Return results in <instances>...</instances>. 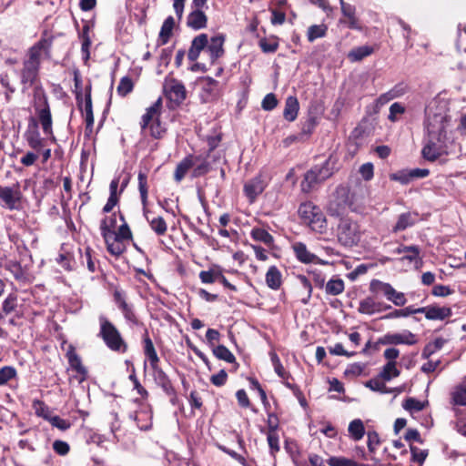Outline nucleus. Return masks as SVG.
<instances>
[{
	"instance_id": "16",
	"label": "nucleus",
	"mask_w": 466,
	"mask_h": 466,
	"mask_svg": "<svg viewBox=\"0 0 466 466\" xmlns=\"http://www.w3.org/2000/svg\"><path fill=\"white\" fill-rule=\"evenodd\" d=\"M33 106L37 116H51L47 96L41 86L34 88Z\"/></svg>"
},
{
	"instance_id": "2",
	"label": "nucleus",
	"mask_w": 466,
	"mask_h": 466,
	"mask_svg": "<svg viewBox=\"0 0 466 466\" xmlns=\"http://www.w3.org/2000/svg\"><path fill=\"white\" fill-rule=\"evenodd\" d=\"M55 139L52 133V118H30L25 138L29 147L40 151L46 147L47 138Z\"/></svg>"
},
{
	"instance_id": "51",
	"label": "nucleus",
	"mask_w": 466,
	"mask_h": 466,
	"mask_svg": "<svg viewBox=\"0 0 466 466\" xmlns=\"http://www.w3.org/2000/svg\"><path fill=\"white\" fill-rule=\"evenodd\" d=\"M17 375L16 370L12 366H4L0 369V386L5 385Z\"/></svg>"
},
{
	"instance_id": "56",
	"label": "nucleus",
	"mask_w": 466,
	"mask_h": 466,
	"mask_svg": "<svg viewBox=\"0 0 466 466\" xmlns=\"http://www.w3.org/2000/svg\"><path fill=\"white\" fill-rule=\"evenodd\" d=\"M366 387L370 389L373 391H379L381 393H388V388L385 383L380 380V378L371 379L366 382Z\"/></svg>"
},
{
	"instance_id": "30",
	"label": "nucleus",
	"mask_w": 466,
	"mask_h": 466,
	"mask_svg": "<svg viewBox=\"0 0 466 466\" xmlns=\"http://www.w3.org/2000/svg\"><path fill=\"white\" fill-rule=\"evenodd\" d=\"M279 38L271 35L268 37H261L258 41V46L265 54H272L277 52L279 47Z\"/></svg>"
},
{
	"instance_id": "57",
	"label": "nucleus",
	"mask_w": 466,
	"mask_h": 466,
	"mask_svg": "<svg viewBox=\"0 0 466 466\" xmlns=\"http://www.w3.org/2000/svg\"><path fill=\"white\" fill-rule=\"evenodd\" d=\"M328 464L329 466H360L355 461L344 457H330Z\"/></svg>"
},
{
	"instance_id": "64",
	"label": "nucleus",
	"mask_w": 466,
	"mask_h": 466,
	"mask_svg": "<svg viewBox=\"0 0 466 466\" xmlns=\"http://www.w3.org/2000/svg\"><path fill=\"white\" fill-rule=\"evenodd\" d=\"M56 261L66 270L70 271L74 268L75 262L69 254H60Z\"/></svg>"
},
{
	"instance_id": "3",
	"label": "nucleus",
	"mask_w": 466,
	"mask_h": 466,
	"mask_svg": "<svg viewBox=\"0 0 466 466\" xmlns=\"http://www.w3.org/2000/svg\"><path fill=\"white\" fill-rule=\"evenodd\" d=\"M336 159L329 157L321 166H315L309 170L301 182L303 192H310L318 184L329 178L334 171Z\"/></svg>"
},
{
	"instance_id": "60",
	"label": "nucleus",
	"mask_w": 466,
	"mask_h": 466,
	"mask_svg": "<svg viewBox=\"0 0 466 466\" xmlns=\"http://www.w3.org/2000/svg\"><path fill=\"white\" fill-rule=\"evenodd\" d=\"M267 441L270 449L271 454H275L279 451V438L278 432H266Z\"/></svg>"
},
{
	"instance_id": "31",
	"label": "nucleus",
	"mask_w": 466,
	"mask_h": 466,
	"mask_svg": "<svg viewBox=\"0 0 466 466\" xmlns=\"http://www.w3.org/2000/svg\"><path fill=\"white\" fill-rule=\"evenodd\" d=\"M195 165V158L192 156H187L180 161L175 170L174 178L177 182H180L188 172V170Z\"/></svg>"
},
{
	"instance_id": "27",
	"label": "nucleus",
	"mask_w": 466,
	"mask_h": 466,
	"mask_svg": "<svg viewBox=\"0 0 466 466\" xmlns=\"http://www.w3.org/2000/svg\"><path fill=\"white\" fill-rule=\"evenodd\" d=\"M152 370L155 382L161 387L164 392L168 396L175 395V389L166 372L160 367Z\"/></svg>"
},
{
	"instance_id": "9",
	"label": "nucleus",
	"mask_w": 466,
	"mask_h": 466,
	"mask_svg": "<svg viewBox=\"0 0 466 466\" xmlns=\"http://www.w3.org/2000/svg\"><path fill=\"white\" fill-rule=\"evenodd\" d=\"M163 89L171 108L179 106L187 97L184 84L176 78L167 79Z\"/></svg>"
},
{
	"instance_id": "29",
	"label": "nucleus",
	"mask_w": 466,
	"mask_h": 466,
	"mask_svg": "<svg viewBox=\"0 0 466 466\" xmlns=\"http://www.w3.org/2000/svg\"><path fill=\"white\" fill-rule=\"evenodd\" d=\"M266 284L273 289L278 290L282 285V274L276 266H270L266 273Z\"/></svg>"
},
{
	"instance_id": "7",
	"label": "nucleus",
	"mask_w": 466,
	"mask_h": 466,
	"mask_svg": "<svg viewBox=\"0 0 466 466\" xmlns=\"http://www.w3.org/2000/svg\"><path fill=\"white\" fill-rule=\"evenodd\" d=\"M0 207L10 211L22 209L23 193L18 183L10 187L0 185Z\"/></svg>"
},
{
	"instance_id": "33",
	"label": "nucleus",
	"mask_w": 466,
	"mask_h": 466,
	"mask_svg": "<svg viewBox=\"0 0 466 466\" xmlns=\"http://www.w3.org/2000/svg\"><path fill=\"white\" fill-rule=\"evenodd\" d=\"M145 218L148 222L150 228L157 236H164L167 233V224L164 218L160 216L150 218L147 214H146Z\"/></svg>"
},
{
	"instance_id": "1",
	"label": "nucleus",
	"mask_w": 466,
	"mask_h": 466,
	"mask_svg": "<svg viewBox=\"0 0 466 466\" xmlns=\"http://www.w3.org/2000/svg\"><path fill=\"white\" fill-rule=\"evenodd\" d=\"M448 126V118H427L425 127L428 136L421 149V156L425 160L434 162L448 154L446 147Z\"/></svg>"
},
{
	"instance_id": "8",
	"label": "nucleus",
	"mask_w": 466,
	"mask_h": 466,
	"mask_svg": "<svg viewBox=\"0 0 466 466\" xmlns=\"http://www.w3.org/2000/svg\"><path fill=\"white\" fill-rule=\"evenodd\" d=\"M53 39V36H42L28 49L27 57L24 61L41 67V61L43 56L46 59L51 58Z\"/></svg>"
},
{
	"instance_id": "43",
	"label": "nucleus",
	"mask_w": 466,
	"mask_h": 466,
	"mask_svg": "<svg viewBox=\"0 0 466 466\" xmlns=\"http://www.w3.org/2000/svg\"><path fill=\"white\" fill-rule=\"evenodd\" d=\"M250 236L254 240L262 242L268 246H270L274 240L273 237L267 230L261 228H252Z\"/></svg>"
},
{
	"instance_id": "40",
	"label": "nucleus",
	"mask_w": 466,
	"mask_h": 466,
	"mask_svg": "<svg viewBox=\"0 0 466 466\" xmlns=\"http://www.w3.org/2000/svg\"><path fill=\"white\" fill-rule=\"evenodd\" d=\"M104 238L106 244V248L110 254L119 256L124 252L125 246L122 242L123 240L117 239L115 237L112 238V235H107L106 238Z\"/></svg>"
},
{
	"instance_id": "54",
	"label": "nucleus",
	"mask_w": 466,
	"mask_h": 466,
	"mask_svg": "<svg viewBox=\"0 0 466 466\" xmlns=\"http://www.w3.org/2000/svg\"><path fill=\"white\" fill-rule=\"evenodd\" d=\"M412 315L411 311V306L406 307L404 309H394L388 314L382 316L381 319H398V318H407L409 316Z\"/></svg>"
},
{
	"instance_id": "45",
	"label": "nucleus",
	"mask_w": 466,
	"mask_h": 466,
	"mask_svg": "<svg viewBox=\"0 0 466 466\" xmlns=\"http://www.w3.org/2000/svg\"><path fill=\"white\" fill-rule=\"evenodd\" d=\"M134 88V82L128 76H123L116 87V92L120 96H126L132 92Z\"/></svg>"
},
{
	"instance_id": "26",
	"label": "nucleus",
	"mask_w": 466,
	"mask_h": 466,
	"mask_svg": "<svg viewBox=\"0 0 466 466\" xmlns=\"http://www.w3.org/2000/svg\"><path fill=\"white\" fill-rule=\"evenodd\" d=\"M175 25L176 22L172 15L167 16L164 20L157 40V46H164L169 42L170 38L173 35V30Z\"/></svg>"
},
{
	"instance_id": "41",
	"label": "nucleus",
	"mask_w": 466,
	"mask_h": 466,
	"mask_svg": "<svg viewBox=\"0 0 466 466\" xmlns=\"http://www.w3.org/2000/svg\"><path fill=\"white\" fill-rule=\"evenodd\" d=\"M400 375L396 361H388L382 368L379 377L385 381H389Z\"/></svg>"
},
{
	"instance_id": "53",
	"label": "nucleus",
	"mask_w": 466,
	"mask_h": 466,
	"mask_svg": "<svg viewBox=\"0 0 466 466\" xmlns=\"http://www.w3.org/2000/svg\"><path fill=\"white\" fill-rule=\"evenodd\" d=\"M120 219L124 223L119 227L117 232L114 233V237L121 240H129L132 238V233L128 225L125 222V218L122 214H120Z\"/></svg>"
},
{
	"instance_id": "38",
	"label": "nucleus",
	"mask_w": 466,
	"mask_h": 466,
	"mask_svg": "<svg viewBox=\"0 0 466 466\" xmlns=\"http://www.w3.org/2000/svg\"><path fill=\"white\" fill-rule=\"evenodd\" d=\"M345 283L342 279L333 277L325 285V292L328 295L338 296L344 291Z\"/></svg>"
},
{
	"instance_id": "25",
	"label": "nucleus",
	"mask_w": 466,
	"mask_h": 466,
	"mask_svg": "<svg viewBox=\"0 0 466 466\" xmlns=\"http://www.w3.org/2000/svg\"><path fill=\"white\" fill-rule=\"evenodd\" d=\"M225 42V36L224 35H217L215 36H212L210 40H208V44L207 46V51L209 54L210 60L212 63H214L217 59L221 57L225 50L223 48Z\"/></svg>"
},
{
	"instance_id": "19",
	"label": "nucleus",
	"mask_w": 466,
	"mask_h": 466,
	"mask_svg": "<svg viewBox=\"0 0 466 466\" xmlns=\"http://www.w3.org/2000/svg\"><path fill=\"white\" fill-rule=\"evenodd\" d=\"M74 81L75 87L76 90V99L81 111L86 113V116H93L90 90L87 93H86L84 99H79V96L82 92V81L77 71L75 72Z\"/></svg>"
},
{
	"instance_id": "63",
	"label": "nucleus",
	"mask_w": 466,
	"mask_h": 466,
	"mask_svg": "<svg viewBox=\"0 0 466 466\" xmlns=\"http://www.w3.org/2000/svg\"><path fill=\"white\" fill-rule=\"evenodd\" d=\"M411 460L417 461L419 464H422L428 456L427 450H420L417 447L410 446Z\"/></svg>"
},
{
	"instance_id": "14",
	"label": "nucleus",
	"mask_w": 466,
	"mask_h": 466,
	"mask_svg": "<svg viewBox=\"0 0 466 466\" xmlns=\"http://www.w3.org/2000/svg\"><path fill=\"white\" fill-rule=\"evenodd\" d=\"M343 18L339 20L340 24H346L350 29L361 30L362 26L360 19L356 15V7L344 0H339Z\"/></svg>"
},
{
	"instance_id": "21",
	"label": "nucleus",
	"mask_w": 466,
	"mask_h": 466,
	"mask_svg": "<svg viewBox=\"0 0 466 466\" xmlns=\"http://www.w3.org/2000/svg\"><path fill=\"white\" fill-rule=\"evenodd\" d=\"M18 72L13 70L11 72L5 71L0 74V84L5 89V96L6 101L11 100V96L16 91V79Z\"/></svg>"
},
{
	"instance_id": "24",
	"label": "nucleus",
	"mask_w": 466,
	"mask_h": 466,
	"mask_svg": "<svg viewBox=\"0 0 466 466\" xmlns=\"http://www.w3.org/2000/svg\"><path fill=\"white\" fill-rule=\"evenodd\" d=\"M208 15L202 9L192 8L187 17V26L193 30L204 29L208 25Z\"/></svg>"
},
{
	"instance_id": "58",
	"label": "nucleus",
	"mask_w": 466,
	"mask_h": 466,
	"mask_svg": "<svg viewBox=\"0 0 466 466\" xmlns=\"http://www.w3.org/2000/svg\"><path fill=\"white\" fill-rule=\"evenodd\" d=\"M278 104L279 101L277 99L276 95L273 93H268L264 96L261 102V106L264 110L270 111L274 109L278 106Z\"/></svg>"
},
{
	"instance_id": "5",
	"label": "nucleus",
	"mask_w": 466,
	"mask_h": 466,
	"mask_svg": "<svg viewBox=\"0 0 466 466\" xmlns=\"http://www.w3.org/2000/svg\"><path fill=\"white\" fill-rule=\"evenodd\" d=\"M361 237L359 224L349 218H342L337 227L338 241L345 247H352L357 245Z\"/></svg>"
},
{
	"instance_id": "12",
	"label": "nucleus",
	"mask_w": 466,
	"mask_h": 466,
	"mask_svg": "<svg viewBox=\"0 0 466 466\" xmlns=\"http://www.w3.org/2000/svg\"><path fill=\"white\" fill-rule=\"evenodd\" d=\"M380 342L384 345H415L418 342L417 336L408 329L399 333L385 334Z\"/></svg>"
},
{
	"instance_id": "15",
	"label": "nucleus",
	"mask_w": 466,
	"mask_h": 466,
	"mask_svg": "<svg viewBox=\"0 0 466 466\" xmlns=\"http://www.w3.org/2000/svg\"><path fill=\"white\" fill-rule=\"evenodd\" d=\"M267 185L266 177L259 174L245 183L244 193L250 202H253L264 191Z\"/></svg>"
},
{
	"instance_id": "62",
	"label": "nucleus",
	"mask_w": 466,
	"mask_h": 466,
	"mask_svg": "<svg viewBox=\"0 0 466 466\" xmlns=\"http://www.w3.org/2000/svg\"><path fill=\"white\" fill-rule=\"evenodd\" d=\"M420 249L417 251H413L410 253L405 254L403 257L400 258V261H408L410 265H413L415 268H419V265L421 263V259L420 258Z\"/></svg>"
},
{
	"instance_id": "42",
	"label": "nucleus",
	"mask_w": 466,
	"mask_h": 466,
	"mask_svg": "<svg viewBox=\"0 0 466 466\" xmlns=\"http://www.w3.org/2000/svg\"><path fill=\"white\" fill-rule=\"evenodd\" d=\"M327 31L328 26L324 24L310 25L307 32L309 42H314L318 38L324 37L327 35Z\"/></svg>"
},
{
	"instance_id": "46",
	"label": "nucleus",
	"mask_w": 466,
	"mask_h": 466,
	"mask_svg": "<svg viewBox=\"0 0 466 466\" xmlns=\"http://www.w3.org/2000/svg\"><path fill=\"white\" fill-rule=\"evenodd\" d=\"M214 355L222 360H225L228 363H233L236 360L233 353L224 345H218L213 349Z\"/></svg>"
},
{
	"instance_id": "11",
	"label": "nucleus",
	"mask_w": 466,
	"mask_h": 466,
	"mask_svg": "<svg viewBox=\"0 0 466 466\" xmlns=\"http://www.w3.org/2000/svg\"><path fill=\"white\" fill-rule=\"evenodd\" d=\"M316 118H301L299 126L300 131L297 134L289 136L283 140L285 147H289L293 142H301L307 140L317 126Z\"/></svg>"
},
{
	"instance_id": "36",
	"label": "nucleus",
	"mask_w": 466,
	"mask_h": 466,
	"mask_svg": "<svg viewBox=\"0 0 466 466\" xmlns=\"http://www.w3.org/2000/svg\"><path fill=\"white\" fill-rule=\"evenodd\" d=\"M137 179H138V190L140 193L141 203H142L143 208H144V215L146 216V214L148 215V210L147 209V193H148L147 174L140 171L138 173Z\"/></svg>"
},
{
	"instance_id": "50",
	"label": "nucleus",
	"mask_w": 466,
	"mask_h": 466,
	"mask_svg": "<svg viewBox=\"0 0 466 466\" xmlns=\"http://www.w3.org/2000/svg\"><path fill=\"white\" fill-rule=\"evenodd\" d=\"M349 432L355 441L360 440L365 432L364 425L360 420H354L349 425Z\"/></svg>"
},
{
	"instance_id": "39",
	"label": "nucleus",
	"mask_w": 466,
	"mask_h": 466,
	"mask_svg": "<svg viewBox=\"0 0 466 466\" xmlns=\"http://www.w3.org/2000/svg\"><path fill=\"white\" fill-rule=\"evenodd\" d=\"M374 52V48L370 46H361L351 49L348 57L352 62L360 61L363 58L370 56Z\"/></svg>"
},
{
	"instance_id": "28",
	"label": "nucleus",
	"mask_w": 466,
	"mask_h": 466,
	"mask_svg": "<svg viewBox=\"0 0 466 466\" xmlns=\"http://www.w3.org/2000/svg\"><path fill=\"white\" fill-rule=\"evenodd\" d=\"M114 298H115V301L117 305V307L120 309V310L122 311L125 319L131 322V323H137V317L133 311V309L130 305H128L124 298V296L122 295V293L118 290H116L115 293H114Z\"/></svg>"
},
{
	"instance_id": "4",
	"label": "nucleus",
	"mask_w": 466,
	"mask_h": 466,
	"mask_svg": "<svg viewBox=\"0 0 466 466\" xmlns=\"http://www.w3.org/2000/svg\"><path fill=\"white\" fill-rule=\"evenodd\" d=\"M299 218L316 232L322 233L327 228V220L319 208L312 202L301 203L299 208Z\"/></svg>"
},
{
	"instance_id": "47",
	"label": "nucleus",
	"mask_w": 466,
	"mask_h": 466,
	"mask_svg": "<svg viewBox=\"0 0 466 466\" xmlns=\"http://www.w3.org/2000/svg\"><path fill=\"white\" fill-rule=\"evenodd\" d=\"M427 403V401L424 402L418 400L414 398H408L402 403V407L404 410L410 411V413H413L422 410Z\"/></svg>"
},
{
	"instance_id": "22",
	"label": "nucleus",
	"mask_w": 466,
	"mask_h": 466,
	"mask_svg": "<svg viewBox=\"0 0 466 466\" xmlns=\"http://www.w3.org/2000/svg\"><path fill=\"white\" fill-rule=\"evenodd\" d=\"M68 363L74 370L77 373L76 379L79 383L83 382L87 378V370L82 364L80 357L76 354L74 348H70L66 353Z\"/></svg>"
},
{
	"instance_id": "17",
	"label": "nucleus",
	"mask_w": 466,
	"mask_h": 466,
	"mask_svg": "<svg viewBox=\"0 0 466 466\" xmlns=\"http://www.w3.org/2000/svg\"><path fill=\"white\" fill-rule=\"evenodd\" d=\"M292 250L295 254L296 258L303 264L317 263L326 265L327 262L319 259L315 254L311 253L306 244L298 241L294 242L291 246Z\"/></svg>"
},
{
	"instance_id": "6",
	"label": "nucleus",
	"mask_w": 466,
	"mask_h": 466,
	"mask_svg": "<svg viewBox=\"0 0 466 466\" xmlns=\"http://www.w3.org/2000/svg\"><path fill=\"white\" fill-rule=\"evenodd\" d=\"M106 345L114 351L126 352L127 345L122 339L116 328L106 319H100V332Z\"/></svg>"
},
{
	"instance_id": "61",
	"label": "nucleus",
	"mask_w": 466,
	"mask_h": 466,
	"mask_svg": "<svg viewBox=\"0 0 466 466\" xmlns=\"http://www.w3.org/2000/svg\"><path fill=\"white\" fill-rule=\"evenodd\" d=\"M452 400L455 405H466V387H458L452 393Z\"/></svg>"
},
{
	"instance_id": "18",
	"label": "nucleus",
	"mask_w": 466,
	"mask_h": 466,
	"mask_svg": "<svg viewBox=\"0 0 466 466\" xmlns=\"http://www.w3.org/2000/svg\"><path fill=\"white\" fill-rule=\"evenodd\" d=\"M140 126L145 135L155 138L161 137L167 131V125L161 121V118H143Z\"/></svg>"
},
{
	"instance_id": "20",
	"label": "nucleus",
	"mask_w": 466,
	"mask_h": 466,
	"mask_svg": "<svg viewBox=\"0 0 466 466\" xmlns=\"http://www.w3.org/2000/svg\"><path fill=\"white\" fill-rule=\"evenodd\" d=\"M390 309V305H383L380 302H377L374 297L369 296L360 301L358 311L364 315H373Z\"/></svg>"
},
{
	"instance_id": "35",
	"label": "nucleus",
	"mask_w": 466,
	"mask_h": 466,
	"mask_svg": "<svg viewBox=\"0 0 466 466\" xmlns=\"http://www.w3.org/2000/svg\"><path fill=\"white\" fill-rule=\"evenodd\" d=\"M205 86L202 87L201 98L204 102L212 100L215 96V90L218 82L210 76L204 78Z\"/></svg>"
},
{
	"instance_id": "59",
	"label": "nucleus",
	"mask_w": 466,
	"mask_h": 466,
	"mask_svg": "<svg viewBox=\"0 0 466 466\" xmlns=\"http://www.w3.org/2000/svg\"><path fill=\"white\" fill-rule=\"evenodd\" d=\"M388 300L391 301L395 306L401 307L407 302L405 294L403 292L397 291L392 288Z\"/></svg>"
},
{
	"instance_id": "49",
	"label": "nucleus",
	"mask_w": 466,
	"mask_h": 466,
	"mask_svg": "<svg viewBox=\"0 0 466 466\" xmlns=\"http://www.w3.org/2000/svg\"><path fill=\"white\" fill-rule=\"evenodd\" d=\"M33 409L35 410V413L36 416L42 417L47 421L52 416L48 406H46L45 402L40 400H35L33 401Z\"/></svg>"
},
{
	"instance_id": "32",
	"label": "nucleus",
	"mask_w": 466,
	"mask_h": 466,
	"mask_svg": "<svg viewBox=\"0 0 466 466\" xmlns=\"http://www.w3.org/2000/svg\"><path fill=\"white\" fill-rule=\"evenodd\" d=\"M417 220V214L406 212L399 216L396 225L393 227V231H402L413 226Z\"/></svg>"
},
{
	"instance_id": "10",
	"label": "nucleus",
	"mask_w": 466,
	"mask_h": 466,
	"mask_svg": "<svg viewBox=\"0 0 466 466\" xmlns=\"http://www.w3.org/2000/svg\"><path fill=\"white\" fill-rule=\"evenodd\" d=\"M40 67L23 61V66L18 72L21 92L25 94L31 87L38 86Z\"/></svg>"
},
{
	"instance_id": "37",
	"label": "nucleus",
	"mask_w": 466,
	"mask_h": 466,
	"mask_svg": "<svg viewBox=\"0 0 466 466\" xmlns=\"http://www.w3.org/2000/svg\"><path fill=\"white\" fill-rule=\"evenodd\" d=\"M392 286L390 283L382 282L379 279H372L370 283V291L375 296L382 294L388 299L390 297Z\"/></svg>"
},
{
	"instance_id": "55",
	"label": "nucleus",
	"mask_w": 466,
	"mask_h": 466,
	"mask_svg": "<svg viewBox=\"0 0 466 466\" xmlns=\"http://www.w3.org/2000/svg\"><path fill=\"white\" fill-rule=\"evenodd\" d=\"M17 306V297L15 294H9L2 304L3 311L7 315L13 312Z\"/></svg>"
},
{
	"instance_id": "44",
	"label": "nucleus",
	"mask_w": 466,
	"mask_h": 466,
	"mask_svg": "<svg viewBox=\"0 0 466 466\" xmlns=\"http://www.w3.org/2000/svg\"><path fill=\"white\" fill-rule=\"evenodd\" d=\"M299 109V104L298 98L294 96H289L286 98L283 116H297Z\"/></svg>"
},
{
	"instance_id": "23",
	"label": "nucleus",
	"mask_w": 466,
	"mask_h": 466,
	"mask_svg": "<svg viewBox=\"0 0 466 466\" xmlns=\"http://www.w3.org/2000/svg\"><path fill=\"white\" fill-rule=\"evenodd\" d=\"M208 44V36L207 34H200L193 38L191 46L187 51V58L191 62H195L199 57L201 51L207 49Z\"/></svg>"
},
{
	"instance_id": "13",
	"label": "nucleus",
	"mask_w": 466,
	"mask_h": 466,
	"mask_svg": "<svg viewBox=\"0 0 466 466\" xmlns=\"http://www.w3.org/2000/svg\"><path fill=\"white\" fill-rule=\"evenodd\" d=\"M4 268L12 274L19 284L29 285L34 280L33 276L28 272V270L23 268L16 260H6L4 264Z\"/></svg>"
},
{
	"instance_id": "52",
	"label": "nucleus",
	"mask_w": 466,
	"mask_h": 466,
	"mask_svg": "<svg viewBox=\"0 0 466 466\" xmlns=\"http://www.w3.org/2000/svg\"><path fill=\"white\" fill-rule=\"evenodd\" d=\"M221 270L211 268L209 270H203L199 273V279L202 283L211 284L218 280L220 276Z\"/></svg>"
},
{
	"instance_id": "34",
	"label": "nucleus",
	"mask_w": 466,
	"mask_h": 466,
	"mask_svg": "<svg viewBox=\"0 0 466 466\" xmlns=\"http://www.w3.org/2000/svg\"><path fill=\"white\" fill-rule=\"evenodd\" d=\"M451 316V309L448 307L430 306L427 310V319L431 320H443Z\"/></svg>"
},
{
	"instance_id": "48",
	"label": "nucleus",
	"mask_w": 466,
	"mask_h": 466,
	"mask_svg": "<svg viewBox=\"0 0 466 466\" xmlns=\"http://www.w3.org/2000/svg\"><path fill=\"white\" fill-rule=\"evenodd\" d=\"M116 214H112L110 217L106 218L101 221L100 230L103 238H106L107 235H113L112 228L116 227Z\"/></svg>"
}]
</instances>
